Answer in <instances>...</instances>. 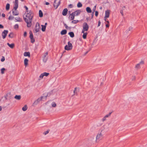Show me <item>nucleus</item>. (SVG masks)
I'll return each mask as SVG.
<instances>
[{
    "mask_svg": "<svg viewBox=\"0 0 147 147\" xmlns=\"http://www.w3.org/2000/svg\"><path fill=\"white\" fill-rule=\"evenodd\" d=\"M96 6L95 5L93 8L92 10L93 11V12H94L95 11L96 9Z\"/></svg>",
    "mask_w": 147,
    "mask_h": 147,
    "instance_id": "79ce46f5",
    "label": "nucleus"
},
{
    "mask_svg": "<svg viewBox=\"0 0 147 147\" xmlns=\"http://www.w3.org/2000/svg\"><path fill=\"white\" fill-rule=\"evenodd\" d=\"M28 60L26 58L24 60V63L26 66L28 64Z\"/></svg>",
    "mask_w": 147,
    "mask_h": 147,
    "instance_id": "5701e85b",
    "label": "nucleus"
},
{
    "mask_svg": "<svg viewBox=\"0 0 147 147\" xmlns=\"http://www.w3.org/2000/svg\"><path fill=\"white\" fill-rule=\"evenodd\" d=\"M74 14L73 13H72L71 14H70L69 17V18L70 20H73L74 19Z\"/></svg>",
    "mask_w": 147,
    "mask_h": 147,
    "instance_id": "4468645a",
    "label": "nucleus"
},
{
    "mask_svg": "<svg viewBox=\"0 0 147 147\" xmlns=\"http://www.w3.org/2000/svg\"><path fill=\"white\" fill-rule=\"evenodd\" d=\"M18 7V4H14V6L13 7V9L15 10H16Z\"/></svg>",
    "mask_w": 147,
    "mask_h": 147,
    "instance_id": "393cba45",
    "label": "nucleus"
},
{
    "mask_svg": "<svg viewBox=\"0 0 147 147\" xmlns=\"http://www.w3.org/2000/svg\"><path fill=\"white\" fill-rule=\"evenodd\" d=\"M69 6L70 7V8H72L73 7V5L71 4H70L69 5Z\"/></svg>",
    "mask_w": 147,
    "mask_h": 147,
    "instance_id": "4d7b16f0",
    "label": "nucleus"
},
{
    "mask_svg": "<svg viewBox=\"0 0 147 147\" xmlns=\"http://www.w3.org/2000/svg\"><path fill=\"white\" fill-rule=\"evenodd\" d=\"M12 13L13 15L14 16H17L18 14V13L17 12L16 10L15 11L14 10H12Z\"/></svg>",
    "mask_w": 147,
    "mask_h": 147,
    "instance_id": "412c9836",
    "label": "nucleus"
},
{
    "mask_svg": "<svg viewBox=\"0 0 147 147\" xmlns=\"http://www.w3.org/2000/svg\"><path fill=\"white\" fill-rule=\"evenodd\" d=\"M79 91V89L78 88H75L74 90V93L75 94H76L77 92Z\"/></svg>",
    "mask_w": 147,
    "mask_h": 147,
    "instance_id": "c756f323",
    "label": "nucleus"
},
{
    "mask_svg": "<svg viewBox=\"0 0 147 147\" xmlns=\"http://www.w3.org/2000/svg\"><path fill=\"white\" fill-rule=\"evenodd\" d=\"M79 21L78 20H73L71 21V22L72 23L76 24Z\"/></svg>",
    "mask_w": 147,
    "mask_h": 147,
    "instance_id": "7c9ffc66",
    "label": "nucleus"
},
{
    "mask_svg": "<svg viewBox=\"0 0 147 147\" xmlns=\"http://www.w3.org/2000/svg\"><path fill=\"white\" fill-rule=\"evenodd\" d=\"M56 105L55 102H53L51 104V106L53 107H55L56 106Z\"/></svg>",
    "mask_w": 147,
    "mask_h": 147,
    "instance_id": "2f4dec72",
    "label": "nucleus"
},
{
    "mask_svg": "<svg viewBox=\"0 0 147 147\" xmlns=\"http://www.w3.org/2000/svg\"><path fill=\"white\" fill-rule=\"evenodd\" d=\"M14 17L12 16H10L9 17L8 19L9 20H12L14 18Z\"/></svg>",
    "mask_w": 147,
    "mask_h": 147,
    "instance_id": "58836bf2",
    "label": "nucleus"
},
{
    "mask_svg": "<svg viewBox=\"0 0 147 147\" xmlns=\"http://www.w3.org/2000/svg\"><path fill=\"white\" fill-rule=\"evenodd\" d=\"M83 28L82 33H83L84 31H87L89 29V26L86 22H84L83 24Z\"/></svg>",
    "mask_w": 147,
    "mask_h": 147,
    "instance_id": "f03ea898",
    "label": "nucleus"
},
{
    "mask_svg": "<svg viewBox=\"0 0 147 147\" xmlns=\"http://www.w3.org/2000/svg\"><path fill=\"white\" fill-rule=\"evenodd\" d=\"M30 39H31V42L32 43H34L35 42V39L33 38V37L31 38Z\"/></svg>",
    "mask_w": 147,
    "mask_h": 147,
    "instance_id": "f704fd0d",
    "label": "nucleus"
},
{
    "mask_svg": "<svg viewBox=\"0 0 147 147\" xmlns=\"http://www.w3.org/2000/svg\"><path fill=\"white\" fill-rule=\"evenodd\" d=\"M27 109V107L26 105H25L22 108V110L24 111H25Z\"/></svg>",
    "mask_w": 147,
    "mask_h": 147,
    "instance_id": "cd10ccee",
    "label": "nucleus"
},
{
    "mask_svg": "<svg viewBox=\"0 0 147 147\" xmlns=\"http://www.w3.org/2000/svg\"><path fill=\"white\" fill-rule=\"evenodd\" d=\"M72 44L70 42H68V45H66L65 47V49L67 50H69L72 49Z\"/></svg>",
    "mask_w": 147,
    "mask_h": 147,
    "instance_id": "423d86ee",
    "label": "nucleus"
},
{
    "mask_svg": "<svg viewBox=\"0 0 147 147\" xmlns=\"http://www.w3.org/2000/svg\"><path fill=\"white\" fill-rule=\"evenodd\" d=\"M29 12V11H28V10H26V13H28Z\"/></svg>",
    "mask_w": 147,
    "mask_h": 147,
    "instance_id": "338daca9",
    "label": "nucleus"
},
{
    "mask_svg": "<svg viewBox=\"0 0 147 147\" xmlns=\"http://www.w3.org/2000/svg\"><path fill=\"white\" fill-rule=\"evenodd\" d=\"M82 6V4L80 3L79 2L77 4V6L78 7H81Z\"/></svg>",
    "mask_w": 147,
    "mask_h": 147,
    "instance_id": "c85d7f7f",
    "label": "nucleus"
},
{
    "mask_svg": "<svg viewBox=\"0 0 147 147\" xmlns=\"http://www.w3.org/2000/svg\"><path fill=\"white\" fill-rule=\"evenodd\" d=\"M106 120V118L105 117V116L102 119V121H105V120Z\"/></svg>",
    "mask_w": 147,
    "mask_h": 147,
    "instance_id": "3c124183",
    "label": "nucleus"
},
{
    "mask_svg": "<svg viewBox=\"0 0 147 147\" xmlns=\"http://www.w3.org/2000/svg\"><path fill=\"white\" fill-rule=\"evenodd\" d=\"M43 73L44 75V76H47L49 74V73H47V72H44V73Z\"/></svg>",
    "mask_w": 147,
    "mask_h": 147,
    "instance_id": "4c0bfd02",
    "label": "nucleus"
},
{
    "mask_svg": "<svg viewBox=\"0 0 147 147\" xmlns=\"http://www.w3.org/2000/svg\"><path fill=\"white\" fill-rule=\"evenodd\" d=\"M3 26L1 24H0V28H3Z\"/></svg>",
    "mask_w": 147,
    "mask_h": 147,
    "instance_id": "6e6d98bb",
    "label": "nucleus"
},
{
    "mask_svg": "<svg viewBox=\"0 0 147 147\" xmlns=\"http://www.w3.org/2000/svg\"><path fill=\"white\" fill-rule=\"evenodd\" d=\"M5 70V68H3L1 69V73L2 74L4 73V71Z\"/></svg>",
    "mask_w": 147,
    "mask_h": 147,
    "instance_id": "72a5a7b5",
    "label": "nucleus"
},
{
    "mask_svg": "<svg viewBox=\"0 0 147 147\" xmlns=\"http://www.w3.org/2000/svg\"><path fill=\"white\" fill-rule=\"evenodd\" d=\"M8 36L10 38H13V33L12 32L10 33V34L8 35Z\"/></svg>",
    "mask_w": 147,
    "mask_h": 147,
    "instance_id": "c9c22d12",
    "label": "nucleus"
},
{
    "mask_svg": "<svg viewBox=\"0 0 147 147\" xmlns=\"http://www.w3.org/2000/svg\"><path fill=\"white\" fill-rule=\"evenodd\" d=\"M26 35H27V32H25L24 33V37H26Z\"/></svg>",
    "mask_w": 147,
    "mask_h": 147,
    "instance_id": "8fccbe9b",
    "label": "nucleus"
},
{
    "mask_svg": "<svg viewBox=\"0 0 147 147\" xmlns=\"http://www.w3.org/2000/svg\"><path fill=\"white\" fill-rule=\"evenodd\" d=\"M24 7L25 8L26 10H28V8L26 6H24Z\"/></svg>",
    "mask_w": 147,
    "mask_h": 147,
    "instance_id": "5fc2aeb1",
    "label": "nucleus"
},
{
    "mask_svg": "<svg viewBox=\"0 0 147 147\" xmlns=\"http://www.w3.org/2000/svg\"><path fill=\"white\" fill-rule=\"evenodd\" d=\"M61 3V0H54V6L55 9H57Z\"/></svg>",
    "mask_w": 147,
    "mask_h": 147,
    "instance_id": "20e7f679",
    "label": "nucleus"
},
{
    "mask_svg": "<svg viewBox=\"0 0 147 147\" xmlns=\"http://www.w3.org/2000/svg\"><path fill=\"white\" fill-rule=\"evenodd\" d=\"M29 33H30V38H33V34H32V32L30 31Z\"/></svg>",
    "mask_w": 147,
    "mask_h": 147,
    "instance_id": "473e14b6",
    "label": "nucleus"
},
{
    "mask_svg": "<svg viewBox=\"0 0 147 147\" xmlns=\"http://www.w3.org/2000/svg\"><path fill=\"white\" fill-rule=\"evenodd\" d=\"M33 15L32 12L31 10H30L28 13H26L25 17H23L24 19L27 23V26L28 27H30L32 25V21Z\"/></svg>",
    "mask_w": 147,
    "mask_h": 147,
    "instance_id": "f257e3e1",
    "label": "nucleus"
},
{
    "mask_svg": "<svg viewBox=\"0 0 147 147\" xmlns=\"http://www.w3.org/2000/svg\"><path fill=\"white\" fill-rule=\"evenodd\" d=\"M110 14V11L109 10H107L105 11V18H108L109 17Z\"/></svg>",
    "mask_w": 147,
    "mask_h": 147,
    "instance_id": "f8f14e48",
    "label": "nucleus"
},
{
    "mask_svg": "<svg viewBox=\"0 0 147 147\" xmlns=\"http://www.w3.org/2000/svg\"><path fill=\"white\" fill-rule=\"evenodd\" d=\"M45 4L47 5H48L49 4V3L48 2H46L45 3Z\"/></svg>",
    "mask_w": 147,
    "mask_h": 147,
    "instance_id": "680f3d73",
    "label": "nucleus"
},
{
    "mask_svg": "<svg viewBox=\"0 0 147 147\" xmlns=\"http://www.w3.org/2000/svg\"><path fill=\"white\" fill-rule=\"evenodd\" d=\"M49 130H47V131L43 133V134H44L45 135H46L47 134H48L49 133Z\"/></svg>",
    "mask_w": 147,
    "mask_h": 147,
    "instance_id": "c03bdc74",
    "label": "nucleus"
},
{
    "mask_svg": "<svg viewBox=\"0 0 147 147\" xmlns=\"http://www.w3.org/2000/svg\"><path fill=\"white\" fill-rule=\"evenodd\" d=\"M8 32L7 30H5L2 32V35L3 39H4L5 38Z\"/></svg>",
    "mask_w": 147,
    "mask_h": 147,
    "instance_id": "1a4fd4ad",
    "label": "nucleus"
},
{
    "mask_svg": "<svg viewBox=\"0 0 147 147\" xmlns=\"http://www.w3.org/2000/svg\"><path fill=\"white\" fill-rule=\"evenodd\" d=\"M15 20H16V22H21V20L20 18H17V19L15 18Z\"/></svg>",
    "mask_w": 147,
    "mask_h": 147,
    "instance_id": "e433bc0d",
    "label": "nucleus"
},
{
    "mask_svg": "<svg viewBox=\"0 0 147 147\" xmlns=\"http://www.w3.org/2000/svg\"><path fill=\"white\" fill-rule=\"evenodd\" d=\"M133 29V28L131 27H130L129 28V31H131Z\"/></svg>",
    "mask_w": 147,
    "mask_h": 147,
    "instance_id": "de8ad7c7",
    "label": "nucleus"
},
{
    "mask_svg": "<svg viewBox=\"0 0 147 147\" xmlns=\"http://www.w3.org/2000/svg\"><path fill=\"white\" fill-rule=\"evenodd\" d=\"M87 12L88 13H91L92 12V10L91 8L89 7H87L86 9Z\"/></svg>",
    "mask_w": 147,
    "mask_h": 147,
    "instance_id": "6ab92c4d",
    "label": "nucleus"
},
{
    "mask_svg": "<svg viewBox=\"0 0 147 147\" xmlns=\"http://www.w3.org/2000/svg\"><path fill=\"white\" fill-rule=\"evenodd\" d=\"M44 76V75L43 74V73H42V74H41V75H40V76H39V77L40 78H42Z\"/></svg>",
    "mask_w": 147,
    "mask_h": 147,
    "instance_id": "a18cd8bd",
    "label": "nucleus"
},
{
    "mask_svg": "<svg viewBox=\"0 0 147 147\" xmlns=\"http://www.w3.org/2000/svg\"><path fill=\"white\" fill-rule=\"evenodd\" d=\"M14 4H18V0H15Z\"/></svg>",
    "mask_w": 147,
    "mask_h": 147,
    "instance_id": "603ef678",
    "label": "nucleus"
},
{
    "mask_svg": "<svg viewBox=\"0 0 147 147\" xmlns=\"http://www.w3.org/2000/svg\"><path fill=\"white\" fill-rule=\"evenodd\" d=\"M42 26V30L43 32H44L45 31L46 28V27L45 26H44L43 25H41Z\"/></svg>",
    "mask_w": 147,
    "mask_h": 147,
    "instance_id": "a878e982",
    "label": "nucleus"
},
{
    "mask_svg": "<svg viewBox=\"0 0 147 147\" xmlns=\"http://www.w3.org/2000/svg\"><path fill=\"white\" fill-rule=\"evenodd\" d=\"M95 15L96 16H98V11H95Z\"/></svg>",
    "mask_w": 147,
    "mask_h": 147,
    "instance_id": "49530a36",
    "label": "nucleus"
},
{
    "mask_svg": "<svg viewBox=\"0 0 147 147\" xmlns=\"http://www.w3.org/2000/svg\"><path fill=\"white\" fill-rule=\"evenodd\" d=\"M39 15L40 17H42L43 16V14L41 10H39Z\"/></svg>",
    "mask_w": 147,
    "mask_h": 147,
    "instance_id": "b1692460",
    "label": "nucleus"
},
{
    "mask_svg": "<svg viewBox=\"0 0 147 147\" xmlns=\"http://www.w3.org/2000/svg\"><path fill=\"white\" fill-rule=\"evenodd\" d=\"M14 28L15 29H18V24H15L14 26Z\"/></svg>",
    "mask_w": 147,
    "mask_h": 147,
    "instance_id": "a19ab883",
    "label": "nucleus"
},
{
    "mask_svg": "<svg viewBox=\"0 0 147 147\" xmlns=\"http://www.w3.org/2000/svg\"><path fill=\"white\" fill-rule=\"evenodd\" d=\"M10 7V5L9 3H7L6 6V9L8 10L9 9Z\"/></svg>",
    "mask_w": 147,
    "mask_h": 147,
    "instance_id": "bb28decb",
    "label": "nucleus"
},
{
    "mask_svg": "<svg viewBox=\"0 0 147 147\" xmlns=\"http://www.w3.org/2000/svg\"><path fill=\"white\" fill-rule=\"evenodd\" d=\"M81 11L80 10H78L75 12H74L73 13L74 14V16H78L81 13Z\"/></svg>",
    "mask_w": 147,
    "mask_h": 147,
    "instance_id": "9b49d317",
    "label": "nucleus"
},
{
    "mask_svg": "<svg viewBox=\"0 0 147 147\" xmlns=\"http://www.w3.org/2000/svg\"><path fill=\"white\" fill-rule=\"evenodd\" d=\"M7 94L6 95V96H5V99H7V96H8V94Z\"/></svg>",
    "mask_w": 147,
    "mask_h": 147,
    "instance_id": "69168bd1",
    "label": "nucleus"
},
{
    "mask_svg": "<svg viewBox=\"0 0 147 147\" xmlns=\"http://www.w3.org/2000/svg\"><path fill=\"white\" fill-rule=\"evenodd\" d=\"M24 55L26 57L28 56V57H30V53L29 52H25L24 53Z\"/></svg>",
    "mask_w": 147,
    "mask_h": 147,
    "instance_id": "2eb2a0df",
    "label": "nucleus"
},
{
    "mask_svg": "<svg viewBox=\"0 0 147 147\" xmlns=\"http://www.w3.org/2000/svg\"><path fill=\"white\" fill-rule=\"evenodd\" d=\"M48 93L46 95L41 96L40 98H38L34 102V104L36 105H37L38 103V102L40 101L43 98H45V99H46L47 97L48 96Z\"/></svg>",
    "mask_w": 147,
    "mask_h": 147,
    "instance_id": "7ed1b4c3",
    "label": "nucleus"
},
{
    "mask_svg": "<svg viewBox=\"0 0 147 147\" xmlns=\"http://www.w3.org/2000/svg\"><path fill=\"white\" fill-rule=\"evenodd\" d=\"M83 34V35L82 36V37L84 39H86V36L87 34V32H85V31H84L83 33H82Z\"/></svg>",
    "mask_w": 147,
    "mask_h": 147,
    "instance_id": "4be33fe9",
    "label": "nucleus"
},
{
    "mask_svg": "<svg viewBox=\"0 0 147 147\" xmlns=\"http://www.w3.org/2000/svg\"><path fill=\"white\" fill-rule=\"evenodd\" d=\"M101 22L100 20H99L98 22V27L100 26V25Z\"/></svg>",
    "mask_w": 147,
    "mask_h": 147,
    "instance_id": "09e8293b",
    "label": "nucleus"
},
{
    "mask_svg": "<svg viewBox=\"0 0 147 147\" xmlns=\"http://www.w3.org/2000/svg\"><path fill=\"white\" fill-rule=\"evenodd\" d=\"M14 98L17 100H20L21 99V96L20 95H16L14 97Z\"/></svg>",
    "mask_w": 147,
    "mask_h": 147,
    "instance_id": "a211bd4d",
    "label": "nucleus"
},
{
    "mask_svg": "<svg viewBox=\"0 0 147 147\" xmlns=\"http://www.w3.org/2000/svg\"><path fill=\"white\" fill-rule=\"evenodd\" d=\"M144 63V61H141L139 63L136 65L135 68L136 69H140V65H143Z\"/></svg>",
    "mask_w": 147,
    "mask_h": 147,
    "instance_id": "6e6552de",
    "label": "nucleus"
},
{
    "mask_svg": "<svg viewBox=\"0 0 147 147\" xmlns=\"http://www.w3.org/2000/svg\"><path fill=\"white\" fill-rule=\"evenodd\" d=\"M106 27H109V25L108 24H106Z\"/></svg>",
    "mask_w": 147,
    "mask_h": 147,
    "instance_id": "e2e57ef3",
    "label": "nucleus"
},
{
    "mask_svg": "<svg viewBox=\"0 0 147 147\" xmlns=\"http://www.w3.org/2000/svg\"><path fill=\"white\" fill-rule=\"evenodd\" d=\"M2 17H4L5 16V14L3 13L2 14Z\"/></svg>",
    "mask_w": 147,
    "mask_h": 147,
    "instance_id": "052dcab7",
    "label": "nucleus"
},
{
    "mask_svg": "<svg viewBox=\"0 0 147 147\" xmlns=\"http://www.w3.org/2000/svg\"><path fill=\"white\" fill-rule=\"evenodd\" d=\"M7 44L10 48L11 49L13 48L14 46V44L13 43H12L10 44L9 43H7Z\"/></svg>",
    "mask_w": 147,
    "mask_h": 147,
    "instance_id": "f3484780",
    "label": "nucleus"
},
{
    "mask_svg": "<svg viewBox=\"0 0 147 147\" xmlns=\"http://www.w3.org/2000/svg\"><path fill=\"white\" fill-rule=\"evenodd\" d=\"M111 113H112V112L109 113V114H107V115H106L105 116V117L107 118V117H108L109 116H110L111 115Z\"/></svg>",
    "mask_w": 147,
    "mask_h": 147,
    "instance_id": "ea45409f",
    "label": "nucleus"
},
{
    "mask_svg": "<svg viewBox=\"0 0 147 147\" xmlns=\"http://www.w3.org/2000/svg\"><path fill=\"white\" fill-rule=\"evenodd\" d=\"M94 13V12H92V18L93 17V16Z\"/></svg>",
    "mask_w": 147,
    "mask_h": 147,
    "instance_id": "774afa93",
    "label": "nucleus"
},
{
    "mask_svg": "<svg viewBox=\"0 0 147 147\" xmlns=\"http://www.w3.org/2000/svg\"><path fill=\"white\" fill-rule=\"evenodd\" d=\"M68 10L67 8L64 9L63 11L62 14L64 16L66 15Z\"/></svg>",
    "mask_w": 147,
    "mask_h": 147,
    "instance_id": "ddd939ff",
    "label": "nucleus"
},
{
    "mask_svg": "<svg viewBox=\"0 0 147 147\" xmlns=\"http://www.w3.org/2000/svg\"><path fill=\"white\" fill-rule=\"evenodd\" d=\"M67 31L66 30H63L61 31V34L62 35H63L67 33Z\"/></svg>",
    "mask_w": 147,
    "mask_h": 147,
    "instance_id": "dca6fc26",
    "label": "nucleus"
},
{
    "mask_svg": "<svg viewBox=\"0 0 147 147\" xmlns=\"http://www.w3.org/2000/svg\"><path fill=\"white\" fill-rule=\"evenodd\" d=\"M5 58L3 56L2 57V58L1 59V61L2 62H3L5 61Z\"/></svg>",
    "mask_w": 147,
    "mask_h": 147,
    "instance_id": "37998d69",
    "label": "nucleus"
},
{
    "mask_svg": "<svg viewBox=\"0 0 147 147\" xmlns=\"http://www.w3.org/2000/svg\"><path fill=\"white\" fill-rule=\"evenodd\" d=\"M120 13L121 14V15L122 16H123V10H121Z\"/></svg>",
    "mask_w": 147,
    "mask_h": 147,
    "instance_id": "bf43d9fd",
    "label": "nucleus"
},
{
    "mask_svg": "<svg viewBox=\"0 0 147 147\" xmlns=\"http://www.w3.org/2000/svg\"><path fill=\"white\" fill-rule=\"evenodd\" d=\"M136 79V77L135 76H133L132 79V80H135Z\"/></svg>",
    "mask_w": 147,
    "mask_h": 147,
    "instance_id": "13d9d810",
    "label": "nucleus"
},
{
    "mask_svg": "<svg viewBox=\"0 0 147 147\" xmlns=\"http://www.w3.org/2000/svg\"><path fill=\"white\" fill-rule=\"evenodd\" d=\"M64 25L65 28H66V29H67V28H68V27L67 26V24H64Z\"/></svg>",
    "mask_w": 147,
    "mask_h": 147,
    "instance_id": "864d4df0",
    "label": "nucleus"
},
{
    "mask_svg": "<svg viewBox=\"0 0 147 147\" xmlns=\"http://www.w3.org/2000/svg\"><path fill=\"white\" fill-rule=\"evenodd\" d=\"M48 54V53L47 52L45 53L44 54V57H43V61L44 62H46L47 59V56Z\"/></svg>",
    "mask_w": 147,
    "mask_h": 147,
    "instance_id": "9d476101",
    "label": "nucleus"
},
{
    "mask_svg": "<svg viewBox=\"0 0 147 147\" xmlns=\"http://www.w3.org/2000/svg\"><path fill=\"white\" fill-rule=\"evenodd\" d=\"M68 34L70 36L71 38H73L74 36V32H71L68 33Z\"/></svg>",
    "mask_w": 147,
    "mask_h": 147,
    "instance_id": "aec40b11",
    "label": "nucleus"
},
{
    "mask_svg": "<svg viewBox=\"0 0 147 147\" xmlns=\"http://www.w3.org/2000/svg\"><path fill=\"white\" fill-rule=\"evenodd\" d=\"M102 135L101 133H98L97 135L96 138V142H97L98 140L102 139Z\"/></svg>",
    "mask_w": 147,
    "mask_h": 147,
    "instance_id": "0eeeda50",
    "label": "nucleus"
},
{
    "mask_svg": "<svg viewBox=\"0 0 147 147\" xmlns=\"http://www.w3.org/2000/svg\"><path fill=\"white\" fill-rule=\"evenodd\" d=\"M40 29V26L39 24L37 22L36 23V26L34 28V33H37L38 32Z\"/></svg>",
    "mask_w": 147,
    "mask_h": 147,
    "instance_id": "39448f33",
    "label": "nucleus"
},
{
    "mask_svg": "<svg viewBox=\"0 0 147 147\" xmlns=\"http://www.w3.org/2000/svg\"><path fill=\"white\" fill-rule=\"evenodd\" d=\"M129 31V30H127L125 31V32H126V33H127Z\"/></svg>",
    "mask_w": 147,
    "mask_h": 147,
    "instance_id": "0e129e2a",
    "label": "nucleus"
}]
</instances>
